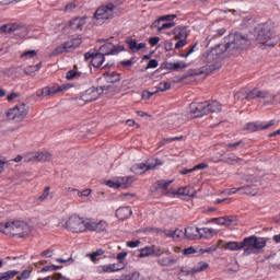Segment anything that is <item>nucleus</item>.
Returning a JSON list of instances; mask_svg holds the SVG:
<instances>
[{"label": "nucleus", "instance_id": "obj_25", "mask_svg": "<svg viewBox=\"0 0 280 280\" xmlns=\"http://www.w3.org/2000/svg\"><path fill=\"white\" fill-rule=\"evenodd\" d=\"M153 167L154 166H151L150 163H138L131 166V172H133V174H143V172H150Z\"/></svg>", "mask_w": 280, "mask_h": 280}, {"label": "nucleus", "instance_id": "obj_47", "mask_svg": "<svg viewBox=\"0 0 280 280\" xmlns=\"http://www.w3.org/2000/svg\"><path fill=\"white\" fill-rule=\"evenodd\" d=\"M178 69H187V63L182 62H173V71H178Z\"/></svg>", "mask_w": 280, "mask_h": 280}, {"label": "nucleus", "instance_id": "obj_32", "mask_svg": "<svg viewBox=\"0 0 280 280\" xmlns=\"http://www.w3.org/2000/svg\"><path fill=\"white\" fill-rule=\"evenodd\" d=\"M226 250H242V242L231 241L225 244Z\"/></svg>", "mask_w": 280, "mask_h": 280}, {"label": "nucleus", "instance_id": "obj_21", "mask_svg": "<svg viewBox=\"0 0 280 280\" xmlns=\"http://www.w3.org/2000/svg\"><path fill=\"white\" fill-rule=\"evenodd\" d=\"M214 235H218V231L213 228H199V240H211Z\"/></svg>", "mask_w": 280, "mask_h": 280}, {"label": "nucleus", "instance_id": "obj_11", "mask_svg": "<svg viewBox=\"0 0 280 280\" xmlns=\"http://www.w3.org/2000/svg\"><path fill=\"white\" fill-rule=\"evenodd\" d=\"M100 51L103 56H118L121 51H126V46L107 42L100 47Z\"/></svg>", "mask_w": 280, "mask_h": 280}, {"label": "nucleus", "instance_id": "obj_9", "mask_svg": "<svg viewBox=\"0 0 280 280\" xmlns=\"http://www.w3.org/2000/svg\"><path fill=\"white\" fill-rule=\"evenodd\" d=\"M68 89H71L70 84L45 86L36 91V96L39 97V100H45V97H49V95H56V93L68 91Z\"/></svg>", "mask_w": 280, "mask_h": 280}, {"label": "nucleus", "instance_id": "obj_40", "mask_svg": "<svg viewBox=\"0 0 280 280\" xmlns=\"http://www.w3.org/2000/svg\"><path fill=\"white\" fill-rule=\"evenodd\" d=\"M60 266L58 265H48L43 267L39 272H56V270H60Z\"/></svg>", "mask_w": 280, "mask_h": 280}, {"label": "nucleus", "instance_id": "obj_61", "mask_svg": "<svg viewBox=\"0 0 280 280\" xmlns=\"http://www.w3.org/2000/svg\"><path fill=\"white\" fill-rule=\"evenodd\" d=\"M152 170H156V167H161L163 165V161L161 159H155L154 163H149Z\"/></svg>", "mask_w": 280, "mask_h": 280}, {"label": "nucleus", "instance_id": "obj_28", "mask_svg": "<svg viewBox=\"0 0 280 280\" xmlns=\"http://www.w3.org/2000/svg\"><path fill=\"white\" fill-rule=\"evenodd\" d=\"M118 186L122 189H128L129 187H132V183H135V177L132 176H122L118 177Z\"/></svg>", "mask_w": 280, "mask_h": 280}, {"label": "nucleus", "instance_id": "obj_14", "mask_svg": "<svg viewBox=\"0 0 280 280\" xmlns=\"http://www.w3.org/2000/svg\"><path fill=\"white\" fill-rule=\"evenodd\" d=\"M235 97H237V100H266V97H268V93L259 90L258 88H254L245 96H242L241 93H236Z\"/></svg>", "mask_w": 280, "mask_h": 280}, {"label": "nucleus", "instance_id": "obj_22", "mask_svg": "<svg viewBox=\"0 0 280 280\" xmlns=\"http://www.w3.org/2000/svg\"><path fill=\"white\" fill-rule=\"evenodd\" d=\"M104 62H106V56L102 52H94V57L91 60L92 67H94V69H101Z\"/></svg>", "mask_w": 280, "mask_h": 280}, {"label": "nucleus", "instance_id": "obj_8", "mask_svg": "<svg viewBox=\"0 0 280 280\" xmlns=\"http://www.w3.org/2000/svg\"><path fill=\"white\" fill-rule=\"evenodd\" d=\"M82 45V37H74L63 44L57 46L52 51L54 56H60V54H69V51H74Z\"/></svg>", "mask_w": 280, "mask_h": 280}, {"label": "nucleus", "instance_id": "obj_35", "mask_svg": "<svg viewBox=\"0 0 280 280\" xmlns=\"http://www.w3.org/2000/svg\"><path fill=\"white\" fill-rule=\"evenodd\" d=\"M86 78V73H82L80 71H75V70H69L66 73V80H73V78H80V77Z\"/></svg>", "mask_w": 280, "mask_h": 280}, {"label": "nucleus", "instance_id": "obj_10", "mask_svg": "<svg viewBox=\"0 0 280 280\" xmlns=\"http://www.w3.org/2000/svg\"><path fill=\"white\" fill-rule=\"evenodd\" d=\"M115 15V5L110 2L106 5H101L94 13L96 21H108Z\"/></svg>", "mask_w": 280, "mask_h": 280}, {"label": "nucleus", "instance_id": "obj_16", "mask_svg": "<svg viewBox=\"0 0 280 280\" xmlns=\"http://www.w3.org/2000/svg\"><path fill=\"white\" fill-rule=\"evenodd\" d=\"M167 36H174L175 40L187 39V26H176L172 32L166 33Z\"/></svg>", "mask_w": 280, "mask_h": 280}, {"label": "nucleus", "instance_id": "obj_2", "mask_svg": "<svg viewBox=\"0 0 280 280\" xmlns=\"http://www.w3.org/2000/svg\"><path fill=\"white\" fill-rule=\"evenodd\" d=\"M255 36L258 43L266 47H275L279 43V37L275 33V22L271 20L258 24L255 28Z\"/></svg>", "mask_w": 280, "mask_h": 280}, {"label": "nucleus", "instance_id": "obj_4", "mask_svg": "<svg viewBox=\"0 0 280 280\" xmlns=\"http://www.w3.org/2000/svg\"><path fill=\"white\" fill-rule=\"evenodd\" d=\"M243 255H257L266 248V238L257 237L256 235L247 236L241 242Z\"/></svg>", "mask_w": 280, "mask_h": 280}, {"label": "nucleus", "instance_id": "obj_38", "mask_svg": "<svg viewBox=\"0 0 280 280\" xmlns=\"http://www.w3.org/2000/svg\"><path fill=\"white\" fill-rule=\"evenodd\" d=\"M36 50H25L22 52L21 58H23V60H32V58H36Z\"/></svg>", "mask_w": 280, "mask_h": 280}, {"label": "nucleus", "instance_id": "obj_57", "mask_svg": "<svg viewBox=\"0 0 280 280\" xmlns=\"http://www.w3.org/2000/svg\"><path fill=\"white\" fill-rule=\"evenodd\" d=\"M180 139H183V136L164 138L162 141H163V145H165V143H172V141H180Z\"/></svg>", "mask_w": 280, "mask_h": 280}, {"label": "nucleus", "instance_id": "obj_64", "mask_svg": "<svg viewBox=\"0 0 280 280\" xmlns=\"http://www.w3.org/2000/svg\"><path fill=\"white\" fill-rule=\"evenodd\" d=\"M207 167H209V164L202 162V163H199L196 166H194L192 170H195V172H196L198 170H207Z\"/></svg>", "mask_w": 280, "mask_h": 280}, {"label": "nucleus", "instance_id": "obj_53", "mask_svg": "<svg viewBox=\"0 0 280 280\" xmlns=\"http://www.w3.org/2000/svg\"><path fill=\"white\" fill-rule=\"evenodd\" d=\"M159 43H161V37H159V36L149 38V44L151 45V47H156V45H159Z\"/></svg>", "mask_w": 280, "mask_h": 280}, {"label": "nucleus", "instance_id": "obj_1", "mask_svg": "<svg viewBox=\"0 0 280 280\" xmlns=\"http://www.w3.org/2000/svg\"><path fill=\"white\" fill-rule=\"evenodd\" d=\"M224 43L213 47L209 56H213L214 60H223L224 54L235 56L237 51H244L250 45V39L241 33H232L224 38Z\"/></svg>", "mask_w": 280, "mask_h": 280}, {"label": "nucleus", "instance_id": "obj_24", "mask_svg": "<svg viewBox=\"0 0 280 280\" xmlns=\"http://www.w3.org/2000/svg\"><path fill=\"white\" fill-rule=\"evenodd\" d=\"M187 240H200V228L188 226L185 229Z\"/></svg>", "mask_w": 280, "mask_h": 280}, {"label": "nucleus", "instance_id": "obj_41", "mask_svg": "<svg viewBox=\"0 0 280 280\" xmlns=\"http://www.w3.org/2000/svg\"><path fill=\"white\" fill-rule=\"evenodd\" d=\"M170 89H172V83H170V82H162V83L159 84V88L155 91V93H159V91L161 93H165V91H170Z\"/></svg>", "mask_w": 280, "mask_h": 280}, {"label": "nucleus", "instance_id": "obj_42", "mask_svg": "<svg viewBox=\"0 0 280 280\" xmlns=\"http://www.w3.org/2000/svg\"><path fill=\"white\" fill-rule=\"evenodd\" d=\"M173 183H174V180L161 179L158 182V187H159V189H168L170 185H172Z\"/></svg>", "mask_w": 280, "mask_h": 280}, {"label": "nucleus", "instance_id": "obj_50", "mask_svg": "<svg viewBox=\"0 0 280 280\" xmlns=\"http://www.w3.org/2000/svg\"><path fill=\"white\" fill-rule=\"evenodd\" d=\"M153 95H156V92H150L148 90L142 91L141 97L142 100H150Z\"/></svg>", "mask_w": 280, "mask_h": 280}, {"label": "nucleus", "instance_id": "obj_5", "mask_svg": "<svg viewBox=\"0 0 280 280\" xmlns=\"http://www.w3.org/2000/svg\"><path fill=\"white\" fill-rule=\"evenodd\" d=\"M86 222L84 218L72 214L67 221H66V229L68 231H71V233H84L86 231Z\"/></svg>", "mask_w": 280, "mask_h": 280}, {"label": "nucleus", "instance_id": "obj_18", "mask_svg": "<svg viewBox=\"0 0 280 280\" xmlns=\"http://www.w3.org/2000/svg\"><path fill=\"white\" fill-rule=\"evenodd\" d=\"M158 264L164 268H172V266H176V264H178V258L176 256H165L160 258Z\"/></svg>", "mask_w": 280, "mask_h": 280}, {"label": "nucleus", "instance_id": "obj_36", "mask_svg": "<svg viewBox=\"0 0 280 280\" xmlns=\"http://www.w3.org/2000/svg\"><path fill=\"white\" fill-rule=\"evenodd\" d=\"M163 233L166 237H173V240H176V237H180V235H183V231L180 230H164Z\"/></svg>", "mask_w": 280, "mask_h": 280}, {"label": "nucleus", "instance_id": "obj_52", "mask_svg": "<svg viewBox=\"0 0 280 280\" xmlns=\"http://www.w3.org/2000/svg\"><path fill=\"white\" fill-rule=\"evenodd\" d=\"M156 67H159V60L151 59V60H149L145 69H156Z\"/></svg>", "mask_w": 280, "mask_h": 280}, {"label": "nucleus", "instance_id": "obj_62", "mask_svg": "<svg viewBox=\"0 0 280 280\" xmlns=\"http://www.w3.org/2000/svg\"><path fill=\"white\" fill-rule=\"evenodd\" d=\"M42 257L50 258L54 257V249H45L42 252Z\"/></svg>", "mask_w": 280, "mask_h": 280}, {"label": "nucleus", "instance_id": "obj_56", "mask_svg": "<svg viewBox=\"0 0 280 280\" xmlns=\"http://www.w3.org/2000/svg\"><path fill=\"white\" fill-rule=\"evenodd\" d=\"M174 19H176V14H167V15H162L160 16V21H168L170 23H172V21H174Z\"/></svg>", "mask_w": 280, "mask_h": 280}, {"label": "nucleus", "instance_id": "obj_59", "mask_svg": "<svg viewBox=\"0 0 280 280\" xmlns=\"http://www.w3.org/2000/svg\"><path fill=\"white\" fill-rule=\"evenodd\" d=\"M120 65L126 69H130L132 68V65H135V61H132V59H129V60L121 61Z\"/></svg>", "mask_w": 280, "mask_h": 280}, {"label": "nucleus", "instance_id": "obj_46", "mask_svg": "<svg viewBox=\"0 0 280 280\" xmlns=\"http://www.w3.org/2000/svg\"><path fill=\"white\" fill-rule=\"evenodd\" d=\"M160 69H166V71H174V62L164 61Z\"/></svg>", "mask_w": 280, "mask_h": 280}, {"label": "nucleus", "instance_id": "obj_44", "mask_svg": "<svg viewBox=\"0 0 280 280\" xmlns=\"http://www.w3.org/2000/svg\"><path fill=\"white\" fill-rule=\"evenodd\" d=\"M196 253H198V250H196L194 246L182 249V254L186 257H189V255H196Z\"/></svg>", "mask_w": 280, "mask_h": 280}, {"label": "nucleus", "instance_id": "obj_20", "mask_svg": "<svg viewBox=\"0 0 280 280\" xmlns=\"http://www.w3.org/2000/svg\"><path fill=\"white\" fill-rule=\"evenodd\" d=\"M177 195L179 198H183L184 200H189V198H196V192L194 188L186 186L184 188H179L177 190Z\"/></svg>", "mask_w": 280, "mask_h": 280}, {"label": "nucleus", "instance_id": "obj_23", "mask_svg": "<svg viewBox=\"0 0 280 280\" xmlns=\"http://www.w3.org/2000/svg\"><path fill=\"white\" fill-rule=\"evenodd\" d=\"M206 110L209 113H221L222 112V104L218 101H206Z\"/></svg>", "mask_w": 280, "mask_h": 280}, {"label": "nucleus", "instance_id": "obj_54", "mask_svg": "<svg viewBox=\"0 0 280 280\" xmlns=\"http://www.w3.org/2000/svg\"><path fill=\"white\" fill-rule=\"evenodd\" d=\"M211 222H217V224L224 226L226 224V219L224 217L213 218Z\"/></svg>", "mask_w": 280, "mask_h": 280}, {"label": "nucleus", "instance_id": "obj_12", "mask_svg": "<svg viewBox=\"0 0 280 280\" xmlns=\"http://www.w3.org/2000/svg\"><path fill=\"white\" fill-rule=\"evenodd\" d=\"M275 126V120L269 121H250L247 122L244 127V130L247 132H259V130H268V128H272Z\"/></svg>", "mask_w": 280, "mask_h": 280}, {"label": "nucleus", "instance_id": "obj_15", "mask_svg": "<svg viewBox=\"0 0 280 280\" xmlns=\"http://www.w3.org/2000/svg\"><path fill=\"white\" fill-rule=\"evenodd\" d=\"M86 231H93L95 233H104L108 229V222L101 220L98 222L88 221L85 223Z\"/></svg>", "mask_w": 280, "mask_h": 280}, {"label": "nucleus", "instance_id": "obj_43", "mask_svg": "<svg viewBox=\"0 0 280 280\" xmlns=\"http://www.w3.org/2000/svg\"><path fill=\"white\" fill-rule=\"evenodd\" d=\"M70 26L72 30H82V24L80 23V18H74L70 21Z\"/></svg>", "mask_w": 280, "mask_h": 280}, {"label": "nucleus", "instance_id": "obj_30", "mask_svg": "<svg viewBox=\"0 0 280 280\" xmlns=\"http://www.w3.org/2000/svg\"><path fill=\"white\" fill-rule=\"evenodd\" d=\"M209 268V262L206 261H199L197 266L190 269V272L192 275H198V272H205Z\"/></svg>", "mask_w": 280, "mask_h": 280}, {"label": "nucleus", "instance_id": "obj_33", "mask_svg": "<svg viewBox=\"0 0 280 280\" xmlns=\"http://www.w3.org/2000/svg\"><path fill=\"white\" fill-rule=\"evenodd\" d=\"M16 275H19V271H16V270H9V271L0 272V280L14 279V277H16Z\"/></svg>", "mask_w": 280, "mask_h": 280}, {"label": "nucleus", "instance_id": "obj_34", "mask_svg": "<svg viewBox=\"0 0 280 280\" xmlns=\"http://www.w3.org/2000/svg\"><path fill=\"white\" fill-rule=\"evenodd\" d=\"M224 159L225 163H229L230 165H235V163H240V161H242V159L237 158L235 153H228Z\"/></svg>", "mask_w": 280, "mask_h": 280}, {"label": "nucleus", "instance_id": "obj_6", "mask_svg": "<svg viewBox=\"0 0 280 280\" xmlns=\"http://www.w3.org/2000/svg\"><path fill=\"white\" fill-rule=\"evenodd\" d=\"M108 89H110V85L91 86L81 94V100L85 102V104L95 102V100H100V95H103L105 91L108 92Z\"/></svg>", "mask_w": 280, "mask_h": 280}, {"label": "nucleus", "instance_id": "obj_17", "mask_svg": "<svg viewBox=\"0 0 280 280\" xmlns=\"http://www.w3.org/2000/svg\"><path fill=\"white\" fill-rule=\"evenodd\" d=\"M126 43L129 46V49L133 52L137 54V51H141V49H145L147 45L145 43H137V39L128 36L126 37Z\"/></svg>", "mask_w": 280, "mask_h": 280}, {"label": "nucleus", "instance_id": "obj_27", "mask_svg": "<svg viewBox=\"0 0 280 280\" xmlns=\"http://www.w3.org/2000/svg\"><path fill=\"white\" fill-rule=\"evenodd\" d=\"M103 75L108 84H115L121 80V74L115 71L113 72L107 71Z\"/></svg>", "mask_w": 280, "mask_h": 280}, {"label": "nucleus", "instance_id": "obj_26", "mask_svg": "<svg viewBox=\"0 0 280 280\" xmlns=\"http://www.w3.org/2000/svg\"><path fill=\"white\" fill-rule=\"evenodd\" d=\"M126 268V264H108L103 265L102 270L103 272H119V270H124Z\"/></svg>", "mask_w": 280, "mask_h": 280}, {"label": "nucleus", "instance_id": "obj_51", "mask_svg": "<svg viewBox=\"0 0 280 280\" xmlns=\"http://www.w3.org/2000/svg\"><path fill=\"white\" fill-rule=\"evenodd\" d=\"M51 189V187H49V186H47L45 189H44V191H43V194L38 197L39 198V200H47V198H49V190Z\"/></svg>", "mask_w": 280, "mask_h": 280}, {"label": "nucleus", "instance_id": "obj_49", "mask_svg": "<svg viewBox=\"0 0 280 280\" xmlns=\"http://www.w3.org/2000/svg\"><path fill=\"white\" fill-rule=\"evenodd\" d=\"M174 25H176L175 22H166V23H163V24L159 27V32H163V30H171V27H174Z\"/></svg>", "mask_w": 280, "mask_h": 280}, {"label": "nucleus", "instance_id": "obj_58", "mask_svg": "<svg viewBox=\"0 0 280 280\" xmlns=\"http://www.w3.org/2000/svg\"><path fill=\"white\" fill-rule=\"evenodd\" d=\"M187 45V39H177V43L175 44V49H183Z\"/></svg>", "mask_w": 280, "mask_h": 280}, {"label": "nucleus", "instance_id": "obj_39", "mask_svg": "<svg viewBox=\"0 0 280 280\" xmlns=\"http://www.w3.org/2000/svg\"><path fill=\"white\" fill-rule=\"evenodd\" d=\"M253 191H254L253 185H246V186H241L240 187V194H243L245 196L253 195L254 194Z\"/></svg>", "mask_w": 280, "mask_h": 280}, {"label": "nucleus", "instance_id": "obj_63", "mask_svg": "<svg viewBox=\"0 0 280 280\" xmlns=\"http://www.w3.org/2000/svg\"><path fill=\"white\" fill-rule=\"evenodd\" d=\"M139 244H141V241H139V240L127 242V246L129 248H137V246H139Z\"/></svg>", "mask_w": 280, "mask_h": 280}, {"label": "nucleus", "instance_id": "obj_45", "mask_svg": "<svg viewBox=\"0 0 280 280\" xmlns=\"http://www.w3.org/2000/svg\"><path fill=\"white\" fill-rule=\"evenodd\" d=\"M31 275H32V272H31L30 270L25 269V270H23V271L16 277V279H18V280H27V279H30Z\"/></svg>", "mask_w": 280, "mask_h": 280}, {"label": "nucleus", "instance_id": "obj_7", "mask_svg": "<svg viewBox=\"0 0 280 280\" xmlns=\"http://www.w3.org/2000/svg\"><path fill=\"white\" fill-rule=\"evenodd\" d=\"M30 113V107L25 105V103H21L13 108H10L7 112L8 119H12L13 121H23L27 114Z\"/></svg>", "mask_w": 280, "mask_h": 280}, {"label": "nucleus", "instance_id": "obj_19", "mask_svg": "<svg viewBox=\"0 0 280 280\" xmlns=\"http://www.w3.org/2000/svg\"><path fill=\"white\" fill-rule=\"evenodd\" d=\"M130 215H132V208H130V206H124L116 210V218H118V220H128Z\"/></svg>", "mask_w": 280, "mask_h": 280}, {"label": "nucleus", "instance_id": "obj_29", "mask_svg": "<svg viewBox=\"0 0 280 280\" xmlns=\"http://www.w3.org/2000/svg\"><path fill=\"white\" fill-rule=\"evenodd\" d=\"M152 256H154V246H144L140 249V254L138 255L140 259Z\"/></svg>", "mask_w": 280, "mask_h": 280}, {"label": "nucleus", "instance_id": "obj_13", "mask_svg": "<svg viewBox=\"0 0 280 280\" xmlns=\"http://www.w3.org/2000/svg\"><path fill=\"white\" fill-rule=\"evenodd\" d=\"M189 108L190 115L195 118H201L205 117V115H208L206 101L190 103Z\"/></svg>", "mask_w": 280, "mask_h": 280}, {"label": "nucleus", "instance_id": "obj_60", "mask_svg": "<svg viewBox=\"0 0 280 280\" xmlns=\"http://www.w3.org/2000/svg\"><path fill=\"white\" fill-rule=\"evenodd\" d=\"M161 23H163V20H161V16L158 18L156 20L153 21V23L151 24V27L154 28L156 27L158 32H159V28L161 27Z\"/></svg>", "mask_w": 280, "mask_h": 280}, {"label": "nucleus", "instance_id": "obj_55", "mask_svg": "<svg viewBox=\"0 0 280 280\" xmlns=\"http://www.w3.org/2000/svg\"><path fill=\"white\" fill-rule=\"evenodd\" d=\"M107 187H110L112 189H119V182L118 180H107L106 182Z\"/></svg>", "mask_w": 280, "mask_h": 280}, {"label": "nucleus", "instance_id": "obj_3", "mask_svg": "<svg viewBox=\"0 0 280 280\" xmlns=\"http://www.w3.org/2000/svg\"><path fill=\"white\" fill-rule=\"evenodd\" d=\"M0 233L4 235H12V237H27L32 233V228L27 222L21 220H13L0 223Z\"/></svg>", "mask_w": 280, "mask_h": 280}, {"label": "nucleus", "instance_id": "obj_48", "mask_svg": "<svg viewBox=\"0 0 280 280\" xmlns=\"http://www.w3.org/2000/svg\"><path fill=\"white\" fill-rule=\"evenodd\" d=\"M128 257V252H120L117 254L116 259L118 260L117 264H125L124 259Z\"/></svg>", "mask_w": 280, "mask_h": 280}, {"label": "nucleus", "instance_id": "obj_37", "mask_svg": "<svg viewBox=\"0 0 280 280\" xmlns=\"http://www.w3.org/2000/svg\"><path fill=\"white\" fill-rule=\"evenodd\" d=\"M16 30V26H14V24H3L2 26H0V32L2 34H12V32H14Z\"/></svg>", "mask_w": 280, "mask_h": 280}, {"label": "nucleus", "instance_id": "obj_31", "mask_svg": "<svg viewBox=\"0 0 280 280\" xmlns=\"http://www.w3.org/2000/svg\"><path fill=\"white\" fill-rule=\"evenodd\" d=\"M49 159H51V154L49 153H35L26 161H48Z\"/></svg>", "mask_w": 280, "mask_h": 280}]
</instances>
